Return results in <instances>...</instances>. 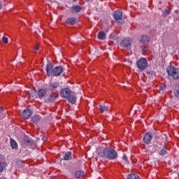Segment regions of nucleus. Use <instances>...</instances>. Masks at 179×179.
I'll list each match as a JSON object with an SVG mask.
<instances>
[{"label": "nucleus", "mask_w": 179, "mask_h": 179, "mask_svg": "<svg viewBox=\"0 0 179 179\" xmlns=\"http://www.w3.org/2000/svg\"><path fill=\"white\" fill-rule=\"evenodd\" d=\"M99 156L102 159H108V160H115L118 158V153L115 149L110 147L103 148L99 152Z\"/></svg>", "instance_id": "1"}, {"label": "nucleus", "mask_w": 179, "mask_h": 179, "mask_svg": "<svg viewBox=\"0 0 179 179\" xmlns=\"http://www.w3.org/2000/svg\"><path fill=\"white\" fill-rule=\"evenodd\" d=\"M48 76H59L64 72V68L61 66H57L54 68V66L49 63L45 69Z\"/></svg>", "instance_id": "2"}, {"label": "nucleus", "mask_w": 179, "mask_h": 179, "mask_svg": "<svg viewBox=\"0 0 179 179\" xmlns=\"http://www.w3.org/2000/svg\"><path fill=\"white\" fill-rule=\"evenodd\" d=\"M166 72L169 76H171L173 80L179 79V69L170 65L166 68Z\"/></svg>", "instance_id": "3"}, {"label": "nucleus", "mask_w": 179, "mask_h": 179, "mask_svg": "<svg viewBox=\"0 0 179 179\" xmlns=\"http://www.w3.org/2000/svg\"><path fill=\"white\" fill-rule=\"evenodd\" d=\"M136 66L141 72L148 68V60L145 57H141L136 61Z\"/></svg>", "instance_id": "4"}, {"label": "nucleus", "mask_w": 179, "mask_h": 179, "mask_svg": "<svg viewBox=\"0 0 179 179\" xmlns=\"http://www.w3.org/2000/svg\"><path fill=\"white\" fill-rule=\"evenodd\" d=\"M153 136H155V139L157 138V135L155 133H152L151 131H148L145 133L143 138V142L145 143V145H149L152 142V139H153Z\"/></svg>", "instance_id": "5"}, {"label": "nucleus", "mask_w": 179, "mask_h": 179, "mask_svg": "<svg viewBox=\"0 0 179 179\" xmlns=\"http://www.w3.org/2000/svg\"><path fill=\"white\" fill-rule=\"evenodd\" d=\"M113 16L117 22V24H124V20H122V12L120 10L115 11Z\"/></svg>", "instance_id": "6"}, {"label": "nucleus", "mask_w": 179, "mask_h": 179, "mask_svg": "<svg viewBox=\"0 0 179 179\" xmlns=\"http://www.w3.org/2000/svg\"><path fill=\"white\" fill-rule=\"evenodd\" d=\"M72 93V91L69 88H64L60 91L61 97H64V99H67Z\"/></svg>", "instance_id": "7"}, {"label": "nucleus", "mask_w": 179, "mask_h": 179, "mask_svg": "<svg viewBox=\"0 0 179 179\" xmlns=\"http://www.w3.org/2000/svg\"><path fill=\"white\" fill-rule=\"evenodd\" d=\"M121 47H123L124 48H127L129 47H131V39L129 38H125L120 42Z\"/></svg>", "instance_id": "8"}, {"label": "nucleus", "mask_w": 179, "mask_h": 179, "mask_svg": "<svg viewBox=\"0 0 179 179\" xmlns=\"http://www.w3.org/2000/svg\"><path fill=\"white\" fill-rule=\"evenodd\" d=\"M24 120H29L31 117V109H24L22 114Z\"/></svg>", "instance_id": "9"}, {"label": "nucleus", "mask_w": 179, "mask_h": 179, "mask_svg": "<svg viewBox=\"0 0 179 179\" xmlns=\"http://www.w3.org/2000/svg\"><path fill=\"white\" fill-rule=\"evenodd\" d=\"M83 8L82 6H79V5H75L71 6V9H70V12L71 13H79V12H80L82 10Z\"/></svg>", "instance_id": "10"}, {"label": "nucleus", "mask_w": 179, "mask_h": 179, "mask_svg": "<svg viewBox=\"0 0 179 179\" xmlns=\"http://www.w3.org/2000/svg\"><path fill=\"white\" fill-rule=\"evenodd\" d=\"M66 24H70V26H74L78 23V19L76 17H69L66 20Z\"/></svg>", "instance_id": "11"}, {"label": "nucleus", "mask_w": 179, "mask_h": 179, "mask_svg": "<svg viewBox=\"0 0 179 179\" xmlns=\"http://www.w3.org/2000/svg\"><path fill=\"white\" fill-rule=\"evenodd\" d=\"M150 38H149V36L148 35H143L140 38V43L141 44H148V43L150 41Z\"/></svg>", "instance_id": "12"}, {"label": "nucleus", "mask_w": 179, "mask_h": 179, "mask_svg": "<svg viewBox=\"0 0 179 179\" xmlns=\"http://www.w3.org/2000/svg\"><path fill=\"white\" fill-rule=\"evenodd\" d=\"M45 94H47V91L44 89H39L37 91V95L38 99H43V97L45 96Z\"/></svg>", "instance_id": "13"}, {"label": "nucleus", "mask_w": 179, "mask_h": 179, "mask_svg": "<svg viewBox=\"0 0 179 179\" xmlns=\"http://www.w3.org/2000/svg\"><path fill=\"white\" fill-rule=\"evenodd\" d=\"M58 86H59V84L58 83H49V90L52 92L53 90H55V89H57Z\"/></svg>", "instance_id": "14"}, {"label": "nucleus", "mask_w": 179, "mask_h": 179, "mask_svg": "<svg viewBox=\"0 0 179 179\" xmlns=\"http://www.w3.org/2000/svg\"><path fill=\"white\" fill-rule=\"evenodd\" d=\"M56 100H57V94L55 93L50 94V95L48 98V101L49 103H54Z\"/></svg>", "instance_id": "15"}, {"label": "nucleus", "mask_w": 179, "mask_h": 179, "mask_svg": "<svg viewBox=\"0 0 179 179\" xmlns=\"http://www.w3.org/2000/svg\"><path fill=\"white\" fill-rule=\"evenodd\" d=\"M10 145L12 149L17 150V149L18 148L17 143L13 138L10 139Z\"/></svg>", "instance_id": "16"}, {"label": "nucleus", "mask_w": 179, "mask_h": 179, "mask_svg": "<svg viewBox=\"0 0 179 179\" xmlns=\"http://www.w3.org/2000/svg\"><path fill=\"white\" fill-rule=\"evenodd\" d=\"M23 142L24 145H31L33 143V140L29 138L28 136H25L23 138Z\"/></svg>", "instance_id": "17"}, {"label": "nucleus", "mask_w": 179, "mask_h": 179, "mask_svg": "<svg viewBox=\"0 0 179 179\" xmlns=\"http://www.w3.org/2000/svg\"><path fill=\"white\" fill-rule=\"evenodd\" d=\"M41 120V117L37 115H35L31 117V121L34 122V124H38Z\"/></svg>", "instance_id": "18"}, {"label": "nucleus", "mask_w": 179, "mask_h": 179, "mask_svg": "<svg viewBox=\"0 0 179 179\" xmlns=\"http://www.w3.org/2000/svg\"><path fill=\"white\" fill-rule=\"evenodd\" d=\"M167 155V147L166 146V143L164 144L162 149H161L159 155L160 156H166Z\"/></svg>", "instance_id": "19"}, {"label": "nucleus", "mask_w": 179, "mask_h": 179, "mask_svg": "<svg viewBox=\"0 0 179 179\" xmlns=\"http://www.w3.org/2000/svg\"><path fill=\"white\" fill-rule=\"evenodd\" d=\"M67 101H69V103H71V104H75L76 103V97L75 96V95H70L67 98Z\"/></svg>", "instance_id": "20"}, {"label": "nucleus", "mask_w": 179, "mask_h": 179, "mask_svg": "<svg viewBox=\"0 0 179 179\" xmlns=\"http://www.w3.org/2000/svg\"><path fill=\"white\" fill-rule=\"evenodd\" d=\"M64 160H72V152L69 151L66 152L64 157Z\"/></svg>", "instance_id": "21"}, {"label": "nucleus", "mask_w": 179, "mask_h": 179, "mask_svg": "<svg viewBox=\"0 0 179 179\" xmlns=\"http://www.w3.org/2000/svg\"><path fill=\"white\" fill-rule=\"evenodd\" d=\"M75 177L76 178H82L83 177H85V172L82 171H78L75 173Z\"/></svg>", "instance_id": "22"}, {"label": "nucleus", "mask_w": 179, "mask_h": 179, "mask_svg": "<svg viewBox=\"0 0 179 179\" xmlns=\"http://www.w3.org/2000/svg\"><path fill=\"white\" fill-rule=\"evenodd\" d=\"M6 166H8V164H6V162L3 161L0 162V173H2V171H3Z\"/></svg>", "instance_id": "23"}, {"label": "nucleus", "mask_w": 179, "mask_h": 179, "mask_svg": "<svg viewBox=\"0 0 179 179\" xmlns=\"http://www.w3.org/2000/svg\"><path fill=\"white\" fill-rule=\"evenodd\" d=\"M98 38L99 40H106V34L104 33V31L99 32Z\"/></svg>", "instance_id": "24"}, {"label": "nucleus", "mask_w": 179, "mask_h": 179, "mask_svg": "<svg viewBox=\"0 0 179 179\" xmlns=\"http://www.w3.org/2000/svg\"><path fill=\"white\" fill-rule=\"evenodd\" d=\"M127 179H141V178L136 174L131 173L127 176Z\"/></svg>", "instance_id": "25"}, {"label": "nucleus", "mask_w": 179, "mask_h": 179, "mask_svg": "<svg viewBox=\"0 0 179 179\" xmlns=\"http://www.w3.org/2000/svg\"><path fill=\"white\" fill-rule=\"evenodd\" d=\"M99 110H100L101 113H106V111H108V107L106 106L100 105Z\"/></svg>", "instance_id": "26"}, {"label": "nucleus", "mask_w": 179, "mask_h": 179, "mask_svg": "<svg viewBox=\"0 0 179 179\" xmlns=\"http://www.w3.org/2000/svg\"><path fill=\"white\" fill-rule=\"evenodd\" d=\"M171 11L169 10H165L164 11H162V16L164 17H166L167 16H169V15H170Z\"/></svg>", "instance_id": "27"}, {"label": "nucleus", "mask_w": 179, "mask_h": 179, "mask_svg": "<svg viewBox=\"0 0 179 179\" xmlns=\"http://www.w3.org/2000/svg\"><path fill=\"white\" fill-rule=\"evenodd\" d=\"M147 75H149L150 76H156V72L154 71H146Z\"/></svg>", "instance_id": "28"}, {"label": "nucleus", "mask_w": 179, "mask_h": 179, "mask_svg": "<svg viewBox=\"0 0 179 179\" xmlns=\"http://www.w3.org/2000/svg\"><path fill=\"white\" fill-rule=\"evenodd\" d=\"M1 40H2L3 43V44H8V43H9V39H8L7 37L3 36L1 38Z\"/></svg>", "instance_id": "29"}, {"label": "nucleus", "mask_w": 179, "mask_h": 179, "mask_svg": "<svg viewBox=\"0 0 179 179\" xmlns=\"http://www.w3.org/2000/svg\"><path fill=\"white\" fill-rule=\"evenodd\" d=\"M175 97H177V99H179V90H175L173 92Z\"/></svg>", "instance_id": "30"}, {"label": "nucleus", "mask_w": 179, "mask_h": 179, "mask_svg": "<svg viewBox=\"0 0 179 179\" xmlns=\"http://www.w3.org/2000/svg\"><path fill=\"white\" fill-rule=\"evenodd\" d=\"M29 95L31 97H34V96H36V91L34 90H31V92H29Z\"/></svg>", "instance_id": "31"}, {"label": "nucleus", "mask_w": 179, "mask_h": 179, "mask_svg": "<svg viewBox=\"0 0 179 179\" xmlns=\"http://www.w3.org/2000/svg\"><path fill=\"white\" fill-rule=\"evenodd\" d=\"M122 160H124V161L126 162L128 164H129V161H128V158L127 157V155H124V156L122 157Z\"/></svg>", "instance_id": "32"}, {"label": "nucleus", "mask_w": 179, "mask_h": 179, "mask_svg": "<svg viewBox=\"0 0 179 179\" xmlns=\"http://www.w3.org/2000/svg\"><path fill=\"white\" fill-rule=\"evenodd\" d=\"M159 89H160V90H166V85L162 84V85L159 86Z\"/></svg>", "instance_id": "33"}, {"label": "nucleus", "mask_w": 179, "mask_h": 179, "mask_svg": "<svg viewBox=\"0 0 179 179\" xmlns=\"http://www.w3.org/2000/svg\"><path fill=\"white\" fill-rule=\"evenodd\" d=\"M38 50H40V47H39L38 44H36V45L34 46V50H35V51H38Z\"/></svg>", "instance_id": "34"}, {"label": "nucleus", "mask_w": 179, "mask_h": 179, "mask_svg": "<svg viewBox=\"0 0 179 179\" xmlns=\"http://www.w3.org/2000/svg\"><path fill=\"white\" fill-rule=\"evenodd\" d=\"M164 136H165V141H169V137H167L166 135H164Z\"/></svg>", "instance_id": "35"}, {"label": "nucleus", "mask_w": 179, "mask_h": 179, "mask_svg": "<svg viewBox=\"0 0 179 179\" xmlns=\"http://www.w3.org/2000/svg\"><path fill=\"white\" fill-rule=\"evenodd\" d=\"M2 9V2L0 1V10Z\"/></svg>", "instance_id": "36"}, {"label": "nucleus", "mask_w": 179, "mask_h": 179, "mask_svg": "<svg viewBox=\"0 0 179 179\" xmlns=\"http://www.w3.org/2000/svg\"><path fill=\"white\" fill-rule=\"evenodd\" d=\"M3 110V108L0 106V113H2Z\"/></svg>", "instance_id": "37"}, {"label": "nucleus", "mask_w": 179, "mask_h": 179, "mask_svg": "<svg viewBox=\"0 0 179 179\" xmlns=\"http://www.w3.org/2000/svg\"><path fill=\"white\" fill-rule=\"evenodd\" d=\"M113 37H114V35H113V34H110V38H113Z\"/></svg>", "instance_id": "38"}, {"label": "nucleus", "mask_w": 179, "mask_h": 179, "mask_svg": "<svg viewBox=\"0 0 179 179\" xmlns=\"http://www.w3.org/2000/svg\"><path fill=\"white\" fill-rule=\"evenodd\" d=\"M175 13H178V10H176Z\"/></svg>", "instance_id": "39"}, {"label": "nucleus", "mask_w": 179, "mask_h": 179, "mask_svg": "<svg viewBox=\"0 0 179 179\" xmlns=\"http://www.w3.org/2000/svg\"><path fill=\"white\" fill-rule=\"evenodd\" d=\"M0 179H6V178H0Z\"/></svg>", "instance_id": "40"}, {"label": "nucleus", "mask_w": 179, "mask_h": 179, "mask_svg": "<svg viewBox=\"0 0 179 179\" xmlns=\"http://www.w3.org/2000/svg\"><path fill=\"white\" fill-rule=\"evenodd\" d=\"M87 2H89V1H90V0H85Z\"/></svg>", "instance_id": "41"}, {"label": "nucleus", "mask_w": 179, "mask_h": 179, "mask_svg": "<svg viewBox=\"0 0 179 179\" xmlns=\"http://www.w3.org/2000/svg\"><path fill=\"white\" fill-rule=\"evenodd\" d=\"M178 179H179V175H178Z\"/></svg>", "instance_id": "42"}]
</instances>
